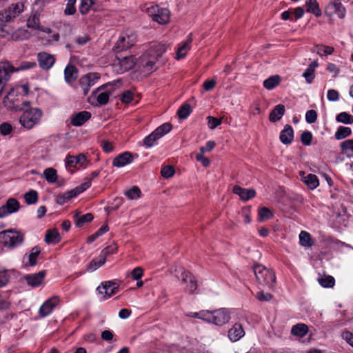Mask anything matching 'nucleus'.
Wrapping results in <instances>:
<instances>
[{"mask_svg":"<svg viewBox=\"0 0 353 353\" xmlns=\"http://www.w3.org/2000/svg\"><path fill=\"white\" fill-rule=\"evenodd\" d=\"M342 339H344L349 345L353 344V334L349 331H344L341 334Z\"/></svg>","mask_w":353,"mask_h":353,"instance_id":"obj_64","label":"nucleus"},{"mask_svg":"<svg viewBox=\"0 0 353 353\" xmlns=\"http://www.w3.org/2000/svg\"><path fill=\"white\" fill-rule=\"evenodd\" d=\"M305 7L307 12L312 13L316 17H320L321 15V11L316 0H306Z\"/></svg>","mask_w":353,"mask_h":353,"instance_id":"obj_34","label":"nucleus"},{"mask_svg":"<svg viewBox=\"0 0 353 353\" xmlns=\"http://www.w3.org/2000/svg\"><path fill=\"white\" fill-rule=\"evenodd\" d=\"M281 81V77L279 75H273L263 81V86L267 90H272L277 86Z\"/></svg>","mask_w":353,"mask_h":353,"instance_id":"obj_39","label":"nucleus"},{"mask_svg":"<svg viewBox=\"0 0 353 353\" xmlns=\"http://www.w3.org/2000/svg\"><path fill=\"white\" fill-rule=\"evenodd\" d=\"M245 335L244 330L240 323H235L229 330L228 336L234 342L239 341Z\"/></svg>","mask_w":353,"mask_h":353,"instance_id":"obj_26","label":"nucleus"},{"mask_svg":"<svg viewBox=\"0 0 353 353\" xmlns=\"http://www.w3.org/2000/svg\"><path fill=\"white\" fill-rule=\"evenodd\" d=\"M81 212L76 211L74 214L75 220V225L78 228H81L85 223L92 221L94 216L91 213H87L84 215H81Z\"/></svg>","mask_w":353,"mask_h":353,"instance_id":"obj_32","label":"nucleus"},{"mask_svg":"<svg viewBox=\"0 0 353 353\" xmlns=\"http://www.w3.org/2000/svg\"><path fill=\"white\" fill-rule=\"evenodd\" d=\"M233 192L240 196L243 201H248L256 195V192L253 189H245L239 185H234L232 190Z\"/></svg>","mask_w":353,"mask_h":353,"instance_id":"obj_27","label":"nucleus"},{"mask_svg":"<svg viewBox=\"0 0 353 353\" xmlns=\"http://www.w3.org/2000/svg\"><path fill=\"white\" fill-rule=\"evenodd\" d=\"M77 0H67L66 8L64 13L66 15H72L76 12L75 3Z\"/></svg>","mask_w":353,"mask_h":353,"instance_id":"obj_54","label":"nucleus"},{"mask_svg":"<svg viewBox=\"0 0 353 353\" xmlns=\"http://www.w3.org/2000/svg\"><path fill=\"white\" fill-rule=\"evenodd\" d=\"M156 61L155 56H152L147 52L139 57L137 65L142 72L148 75L157 70Z\"/></svg>","mask_w":353,"mask_h":353,"instance_id":"obj_7","label":"nucleus"},{"mask_svg":"<svg viewBox=\"0 0 353 353\" xmlns=\"http://www.w3.org/2000/svg\"><path fill=\"white\" fill-rule=\"evenodd\" d=\"M0 63L3 66L4 70L7 72L8 77L10 79L11 74L15 72H19L22 70H27L29 69L34 68L37 66L35 61H22L17 67L13 66L9 61H0Z\"/></svg>","mask_w":353,"mask_h":353,"instance_id":"obj_12","label":"nucleus"},{"mask_svg":"<svg viewBox=\"0 0 353 353\" xmlns=\"http://www.w3.org/2000/svg\"><path fill=\"white\" fill-rule=\"evenodd\" d=\"M303 77L305 79L307 83H311L315 77L314 72H313L309 68H307L305 71L303 73Z\"/></svg>","mask_w":353,"mask_h":353,"instance_id":"obj_62","label":"nucleus"},{"mask_svg":"<svg viewBox=\"0 0 353 353\" xmlns=\"http://www.w3.org/2000/svg\"><path fill=\"white\" fill-rule=\"evenodd\" d=\"M12 131V127L10 123L4 122L0 125V132L2 135H8Z\"/></svg>","mask_w":353,"mask_h":353,"instance_id":"obj_59","label":"nucleus"},{"mask_svg":"<svg viewBox=\"0 0 353 353\" xmlns=\"http://www.w3.org/2000/svg\"><path fill=\"white\" fill-rule=\"evenodd\" d=\"M41 253V249L38 246L33 247L28 255V264L30 266H35L37 263V257Z\"/></svg>","mask_w":353,"mask_h":353,"instance_id":"obj_42","label":"nucleus"},{"mask_svg":"<svg viewBox=\"0 0 353 353\" xmlns=\"http://www.w3.org/2000/svg\"><path fill=\"white\" fill-rule=\"evenodd\" d=\"M312 52H316L320 56L329 55L333 53L334 48L323 45H317L312 48Z\"/></svg>","mask_w":353,"mask_h":353,"instance_id":"obj_41","label":"nucleus"},{"mask_svg":"<svg viewBox=\"0 0 353 353\" xmlns=\"http://www.w3.org/2000/svg\"><path fill=\"white\" fill-rule=\"evenodd\" d=\"M327 97L330 101H336L339 99V94L338 91L334 89H330L327 91Z\"/></svg>","mask_w":353,"mask_h":353,"instance_id":"obj_63","label":"nucleus"},{"mask_svg":"<svg viewBox=\"0 0 353 353\" xmlns=\"http://www.w3.org/2000/svg\"><path fill=\"white\" fill-rule=\"evenodd\" d=\"M336 121L346 125L352 124L353 123V116L345 112H342L336 115Z\"/></svg>","mask_w":353,"mask_h":353,"instance_id":"obj_46","label":"nucleus"},{"mask_svg":"<svg viewBox=\"0 0 353 353\" xmlns=\"http://www.w3.org/2000/svg\"><path fill=\"white\" fill-rule=\"evenodd\" d=\"M86 161V157L81 153L77 156L68 155L65 160L66 168H74L77 164L83 165Z\"/></svg>","mask_w":353,"mask_h":353,"instance_id":"obj_28","label":"nucleus"},{"mask_svg":"<svg viewBox=\"0 0 353 353\" xmlns=\"http://www.w3.org/2000/svg\"><path fill=\"white\" fill-rule=\"evenodd\" d=\"M259 216L260 221H264L270 219L273 216V213L269 208L263 207L259 210Z\"/></svg>","mask_w":353,"mask_h":353,"instance_id":"obj_50","label":"nucleus"},{"mask_svg":"<svg viewBox=\"0 0 353 353\" xmlns=\"http://www.w3.org/2000/svg\"><path fill=\"white\" fill-rule=\"evenodd\" d=\"M91 185L90 181H85L81 185L75 188L73 190L59 194L56 197V202L59 205H63L65 203L70 201L71 199L76 197L80 193L83 192Z\"/></svg>","mask_w":353,"mask_h":353,"instance_id":"obj_9","label":"nucleus"},{"mask_svg":"<svg viewBox=\"0 0 353 353\" xmlns=\"http://www.w3.org/2000/svg\"><path fill=\"white\" fill-rule=\"evenodd\" d=\"M256 279L259 284L272 288L276 282L274 272L261 264H257L253 268Z\"/></svg>","mask_w":353,"mask_h":353,"instance_id":"obj_2","label":"nucleus"},{"mask_svg":"<svg viewBox=\"0 0 353 353\" xmlns=\"http://www.w3.org/2000/svg\"><path fill=\"white\" fill-rule=\"evenodd\" d=\"M100 79V75L97 72H90L82 76L79 83L83 91V94L87 95L89 92L90 88L95 85L97 81Z\"/></svg>","mask_w":353,"mask_h":353,"instance_id":"obj_13","label":"nucleus"},{"mask_svg":"<svg viewBox=\"0 0 353 353\" xmlns=\"http://www.w3.org/2000/svg\"><path fill=\"white\" fill-rule=\"evenodd\" d=\"M24 199L28 205H32L38 201V193L36 190H30L24 194Z\"/></svg>","mask_w":353,"mask_h":353,"instance_id":"obj_47","label":"nucleus"},{"mask_svg":"<svg viewBox=\"0 0 353 353\" xmlns=\"http://www.w3.org/2000/svg\"><path fill=\"white\" fill-rule=\"evenodd\" d=\"M279 138L283 144L288 145L291 143L294 139V131L292 126L285 125L284 129L281 132Z\"/></svg>","mask_w":353,"mask_h":353,"instance_id":"obj_29","label":"nucleus"},{"mask_svg":"<svg viewBox=\"0 0 353 353\" xmlns=\"http://www.w3.org/2000/svg\"><path fill=\"white\" fill-rule=\"evenodd\" d=\"M43 176L48 183H55L57 180V170L52 168H46L43 171Z\"/></svg>","mask_w":353,"mask_h":353,"instance_id":"obj_44","label":"nucleus"},{"mask_svg":"<svg viewBox=\"0 0 353 353\" xmlns=\"http://www.w3.org/2000/svg\"><path fill=\"white\" fill-rule=\"evenodd\" d=\"M319 284L324 288H332L334 285L335 280L332 276L319 278L318 279Z\"/></svg>","mask_w":353,"mask_h":353,"instance_id":"obj_49","label":"nucleus"},{"mask_svg":"<svg viewBox=\"0 0 353 353\" xmlns=\"http://www.w3.org/2000/svg\"><path fill=\"white\" fill-rule=\"evenodd\" d=\"M90 117V112L88 111H82L72 116L70 123L73 126H81L88 121Z\"/></svg>","mask_w":353,"mask_h":353,"instance_id":"obj_25","label":"nucleus"},{"mask_svg":"<svg viewBox=\"0 0 353 353\" xmlns=\"http://www.w3.org/2000/svg\"><path fill=\"white\" fill-rule=\"evenodd\" d=\"M167 50V46L163 43L154 44L148 52L152 56H155L156 59L161 57Z\"/></svg>","mask_w":353,"mask_h":353,"instance_id":"obj_37","label":"nucleus"},{"mask_svg":"<svg viewBox=\"0 0 353 353\" xmlns=\"http://www.w3.org/2000/svg\"><path fill=\"white\" fill-rule=\"evenodd\" d=\"M317 119V113L314 110H310L305 114V120L308 123H314Z\"/></svg>","mask_w":353,"mask_h":353,"instance_id":"obj_57","label":"nucleus"},{"mask_svg":"<svg viewBox=\"0 0 353 353\" xmlns=\"http://www.w3.org/2000/svg\"><path fill=\"white\" fill-rule=\"evenodd\" d=\"M43 116V112L37 108H31L25 110L19 118V123L25 128L30 130L39 124Z\"/></svg>","mask_w":353,"mask_h":353,"instance_id":"obj_1","label":"nucleus"},{"mask_svg":"<svg viewBox=\"0 0 353 353\" xmlns=\"http://www.w3.org/2000/svg\"><path fill=\"white\" fill-rule=\"evenodd\" d=\"M45 276V271H40L35 274H26L24 276V279L29 285L33 288H36L39 286L42 283Z\"/></svg>","mask_w":353,"mask_h":353,"instance_id":"obj_23","label":"nucleus"},{"mask_svg":"<svg viewBox=\"0 0 353 353\" xmlns=\"http://www.w3.org/2000/svg\"><path fill=\"white\" fill-rule=\"evenodd\" d=\"M93 4V0H81L79 12L81 14H86Z\"/></svg>","mask_w":353,"mask_h":353,"instance_id":"obj_51","label":"nucleus"},{"mask_svg":"<svg viewBox=\"0 0 353 353\" xmlns=\"http://www.w3.org/2000/svg\"><path fill=\"white\" fill-rule=\"evenodd\" d=\"M302 181L311 190L315 189L319 185L317 176L313 174H309L307 176L303 177Z\"/></svg>","mask_w":353,"mask_h":353,"instance_id":"obj_38","label":"nucleus"},{"mask_svg":"<svg viewBox=\"0 0 353 353\" xmlns=\"http://www.w3.org/2000/svg\"><path fill=\"white\" fill-rule=\"evenodd\" d=\"M23 235L13 230L0 232V242L8 248H15L22 243Z\"/></svg>","mask_w":353,"mask_h":353,"instance_id":"obj_4","label":"nucleus"},{"mask_svg":"<svg viewBox=\"0 0 353 353\" xmlns=\"http://www.w3.org/2000/svg\"><path fill=\"white\" fill-rule=\"evenodd\" d=\"M312 140V134L310 131H305L301 134V141L304 145H310Z\"/></svg>","mask_w":353,"mask_h":353,"instance_id":"obj_55","label":"nucleus"},{"mask_svg":"<svg viewBox=\"0 0 353 353\" xmlns=\"http://www.w3.org/2000/svg\"><path fill=\"white\" fill-rule=\"evenodd\" d=\"M172 126L171 123H163V125L158 127L156 130H154L150 134L144 138L143 145L147 148L153 146L157 140L168 133L172 130Z\"/></svg>","mask_w":353,"mask_h":353,"instance_id":"obj_6","label":"nucleus"},{"mask_svg":"<svg viewBox=\"0 0 353 353\" xmlns=\"http://www.w3.org/2000/svg\"><path fill=\"white\" fill-rule=\"evenodd\" d=\"M106 86V85H103L94 90L89 97L88 101L90 103L94 104V101L96 100L97 104L99 105H103L108 103L110 92L105 90Z\"/></svg>","mask_w":353,"mask_h":353,"instance_id":"obj_11","label":"nucleus"},{"mask_svg":"<svg viewBox=\"0 0 353 353\" xmlns=\"http://www.w3.org/2000/svg\"><path fill=\"white\" fill-rule=\"evenodd\" d=\"M17 93V90L12 89L4 97L3 103L8 109L16 111L21 109Z\"/></svg>","mask_w":353,"mask_h":353,"instance_id":"obj_18","label":"nucleus"},{"mask_svg":"<svg viewBox=\"0 0 353 353\" xmlns=\"http://www.w3.org/2000/svg\"><path fill=\"white\" fill-rule=\"evenodd\" d=\"M146 12L154 21L160 24H165L170 21L169 10L159 8L157 5H152L147 8Z\"/></svg>","mask_w":353,"mask_h":353,"instance_id":"obj_8","label":"nucleus"},{"mask_svg":"<svg viewBox=\"0 0 353 353\" xmlns=\"http://www.w3.org/2000/svg\"><path fill=\"white\" fill-rule=\"evenodd\" d=\"M325 12L328 16L337 15L340 19H343L346 14L345 8L340 0L330 2L325 7Z\"/></svg>","mask_w":353,"mask_h":353,"instance_id":"obj_16","label":"nucleus"},{"mask_svg":"<svg viewBox=\"0 0 353 353\" xmlns=\"http://www.w3.org/2000/svg\"><path fill=\"white\" fill-rule=\"evenodd\" d=\"M59 302V298L57 296L46 300L39 308V313L40 316L46 317L49 315Z\"/></svg>","mask_w":353,"mask_h":353,"instance_id":"obj_20","label":"nucleus"},{"mask_svg":"<svg viewBox=\"0 0 353 353\" xmlns=\"http://www.w3.org/2000/svg\"><path fill=\"white\" fill-rule=\"evenodd\" d=\"M78 77V70L73 65H68L64 70V78L66 83L70 84Z\"/></svg>","mask_w":353,"mask_h":353,"instance_id":"obj_30","label":"nucleus"},{"mask_svg":"<svg viewBox=\"0 0 353 353\" xmlns=\"http://www.w3.org/2000/svg\"><path fill=\"white\" fill-rule=\"evenodd\" d=\"M176 276L183 284H185V292L192 294L194 293L197 288V279L190 272L185 270L183 268L176 270Z\"/></svg>","mask_w":353,"mask_h":353,"instance_id":"obj_3","label":"nucleus"},{"mask_svg":"<svg viewBox=\"0 0 353 353\" xmlns=\"http://www.w3.org/2000/svg\"><path fill=\"white\" fill-rule=\"evenodd\" d=\"M299 243L303 247H311L312 245L310 234L305 231H301L299 234Z\"/></svg>","mask_w":353,"mask_h":353,"instance_id":"obj_45","label":"nucleus"},{"mask_svg":"<svg viewBox=\"0 0 353 353\" xmlns=\"http://www.w3.org/2000/svg\"><path fill=\"white\" fill-rule=\"evenodd\" d=\"M192 41V35L190 34L186 41L182 43L181 45L178 48L176 52V59H181L185 57L187 52L190 49Z\"/></svg>","mask_w":353,"mask_h":353,"instance_id":"obj_31","label":"nucleus"},{"mask_svg":"<svg viewBox=\"0 0 353 353\" xmlns=\"http://www.w3.org/2000/svg\"><path fill=\"white\" fill-rule=\"evenodd\" d=\"M108 256L107 250H102L97 258L94 259L87 266L86 270L88 272H93L97 270L99 267L103 265Z\"/></svg>","mask_w":353,"mask_h":353,"instance_id":"obj_24","label":"nucleus"},{"mask_svg":"<svg viewBox=\"0 0 353 353\" xmlns=\"http://www.w3.org/2000/svg\"><path fill=\"white\" fill-rule=\"evenodd\" d=\"M141 190L137 186H133L125 192V195L130 199H137L140 197Z\"/></svg>","mask_w":353,"mask_h":353,"instance_id":"obj_53","label":"nucleus"},{"mask_svg":"<svg viewBox=\"0 0 353 353\" xmlns=\"http://www.w3.org/2000/svg\"><path fill=\"white\" fill-rule=\"evenodd\" d=\"M208 127L211 130L215 129L217 126H219L221 123V119H218L214 117L209 116L208 117Z\"/></svg>","mask_w":353,"mask_h":353,"instance_id":"obj_58","label":"nucleus"},{"mask_svg":"<svg viewBox=\"0 0 353 353\" xmlns=\"http://www.w3.org/2000/svg\"><path fill=\"white\" fill-rule=\"evenodd\" d=\"M61 241V236L57 229L49 230L45 236V241L50 244H56Z\"/></svg>","mask_w":353,"mask_h":353,"instance_id":"obj_35","label":"nucleus"},{"mask_svg":"<svg viewBox=\"0 0 353 353\" xmlns=\"http://www.w3.org/2000/svg\"><path fill=\"white\" fill-rule=\"evenodd\" d=\"M23 9L24 5L23 3L17 2L13 3L0 14V19L6 21H10L18 16Z\"/></svg>","mask_w":353,"mask_h":353,"instance_id":"obj_14","label":"nucleus"},{"mask_svg":"<svg viewBox=\"0 0 353 353\" xmlns=\"http://www.w3.org/2000/svg\"><path fill=\"white\" fill-rule=\"evenodd\" d=\"M352 133V130L349 127L339 126L334 134L336 140H341L349 137Z\"/></svg>","mask_w":353,"mask_h":353,"instance_id":"obj_43","label":"nucleus"},{"mask_svg":"<svg viewBox=\"0 0 353 353\" xmlns=\"http://www.w3.org/2000/svg\"><path fill=\"white\" fill-rule=\"evenodd\" d=\"M101 146L102 147L103 151L106 153L111 152L114 150L112 143L108 140H103L101 143Z\"/></svg>","mask_w":353,"mask_h":353,"instance_id":"obj_61","label":"nucleus"},{"mask_svg":"<svg viewBox=\"0 0 353 353\" xmlns=\"http://www.w3.org/2000/svg\"><path fill=\"white\" fill-rule=\"evenodd\" d=\"M117 60L114 63V67L119 66V68L117 69V71L121 73H123L130 69H132L135 65H137V62H134V58L132 56H119L117 54L116 55Z\"/></svg>","mask_w":353,"mask_h":353,"instance_id":"obj_15","label":"nucleus"},{"mask_svg":"<svg viewBox=\"0 0 353 353\" xmlns=\"http://www.w3.org/2000/svg\"><path fill=\"white\" fill-rule=\"evenodd\" d=\"M40 20L39 17L37 14L31 16L27 21V26L33 29H40Z\"/></svg>","mask_w":353,"mask_h":353,"instance_id":"obj_52","label":"nucleus"},{"mask_svg":"<svg viewBox=\"0 0 353 353\" xmlns=\"http://www.w3.org/2000/svg\"><path fill=\"white\" fill-rule=\"evenodd\" d=\"M161 173L163 177L168 179L174 175V169L171 165H166L161 169Z\"/></svg>","mask_w":353,"mask_h":353,"instance_id":"obj_56","label":"nucleus"},{"mask_svg":"<svg viewBox=\"0 0 353 353\" xmlns=\"http://www.w3.org/2000/svg\"><path fill=\"white\" fill-rule=\"evenodd\" d=\"M119 286L118 283L109 281L102 283L97 290L99 294H103V299L105 300L117 293Z\"/></svg>","mask_w":353,"mask_h":353,"instance_id":"obj_17","label":"nucleus"},{"mask_svg":"<svg viewBox=\"0 0 353 353\" xmlns=\"http://www.w3.org/2000/svg\"><path fill=\"white\" fill-rule=\"evenodd\" d=\"M133 157L130 152H125L115 157L112 160V165L117 168H121L131 163Z\"/></svg>","mask_w":353,"mask_h":353,"instance_id":"obj_22","label":"nucleus"},{"mask_svg":"<svg viewBox=\"0 0 353 353\" xmlns=\"http://www.w3.org/2000/svg\"><path fill=\"white\" fill-rule=\"evenodd\" d=\"M230 319V314L228 310L221 308L212 311L208 310L206 322L221 326L227 323Z\"/></svg>","mask_w":353,"mask_h":353,"instance_id":"obj_5","label":"nucleus"},{"mask_svg":"<svg viewBox=\"0 0 353 353\" xmlns=\"http://www.w3.org/2000/svg\"><path fill=\"white\" fill-rule=\"evenodd\" d=\"M308 332V327L304 323H298L292 326L291 334L294 336L303 337Z\"/></svg>","mask_w":353,"mask_h":353,"instance_id":"obj_36","label":"nucleus"},{"mask_svg":"<svg viewBox=\"0 0 353 353\" xmlns=\"http://www.w3.org/2000/svg\"><path fill=\"white\" fill-rule=\"evenodd\" d=\"M207 312H208V310H201L198 312H190L189 314H188V316L192 317V318L202 319V320L206 321Z\"/></svg>","mask_w":353,"mask_h":353,"instance_id":"obj_60","label":"nucleus"},{"mask_svg":"<svg viewBox=\"0 0 353 353\" xmlns=\"http://www.w3.org/2000/svg\"><path fill=\"white\" fill-rule=\"evenodd\" d=\"M285 111V106L282 104L276 105L271 111L269 119L271 122H276L281 119Z\"/></svg>","mask_w":353,"mask_h":353,"instance_id":"obj_33","label":"nucleus"},{"mask_svg":"<svg viewBox=\"0 0 353 353\" xmlns=\"http://www.w3.org/2000/svg\"><path fill=\"white\" fill-rule=\"evenodd\" d=\"M37 61L41 68L48 70L54 65L55 58L50 54L46 52H41L37 54Z\"/></svg>","mask_w":353,"mask_h":353,"instance_id":"obj_21","label":"nucleus"},{"mask_svg":"<svg viewBox=\"0 0 353 353\" xmlns=\"http://www.w3.org/2000/svg\"><path fill=\"white\" fill-rule=\"evenodd\" d=\"M192 112L191 106L188 103L183 104L177 111L178 117L181 119H186Z\"/></svg>","mask_w":353,"mask_h":353,"instance_id":"obj_48","label":"nucleus"},{"mask_svg":"<svg viewBox=\"0 0 353 353\" xmlns=\"http://www.w3.org/2000/svg\"><path fill=\"white\" fill-rule=\"evenodd\" d=\"M135 41L136 36L133 33H124L120 36L113 50L116 54H118L132 47Z\"/></svg>","mask_w":353,"mask_h":353,"instance_id":"obj_10","label":"nucleus"},{"mask_svg":"<svg viewBox=\"0 0 353 353\" xmlns=\"http://www.w3.org/2000/svg\"><path fill=\"white\" fill-rule=\"evenodd\" d=\"M20 208L19 202L14 199H8L6 203L0 207V218L5 217L8 214L17 212Z\"/></svg>","mask_w":353,"mask_h":353,"instance_id":"obj_19","label":"nucleus"},{"mask_svg":"<svg viewBox=\"0 0 353 353\" xmlns=\"http://www.w3.org/2000/svg\"><path fill=\"white\" fill-rule=\"evenodd\" d=\"M341 148L347 157H353V139H347L342 142L341 143Z\"/></svg>","mask_w":353,"mask_h":353,"instance_id":"obj_40","label":"nucleus"}]
</instances>
